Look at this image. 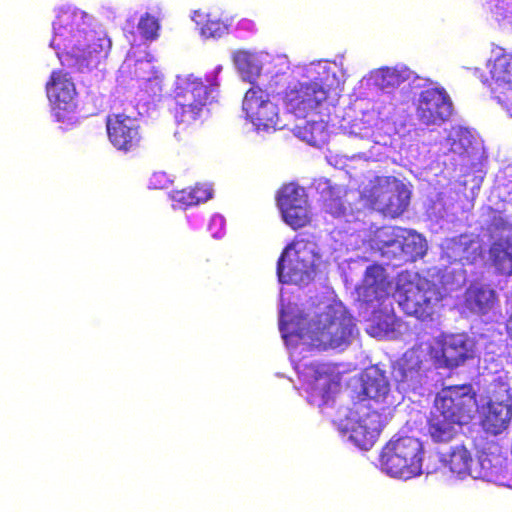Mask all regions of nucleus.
I'll list each match as a JSON object with an SVG mask.
<instances>
[{"mask_svg": "<svg viewBox=\"0 0 512 512\" xmlns=\"http://www.w3.org/2000/svg\"><path fill=\"white\" fill-rule=\"evenodd\" d=\"M389 381L379 369L365 372L362 390L342 421L343 431L359 448L368 450L377 441L388 421L391 404L386 403Z\"/></svg>", "mask_w": 512, "mask_h": 512, "instance_id": "nucleus-1", "label": "nucleus"}, {"mask_svg": "<svg viewBox=\"0 0 512 512\" xmlns=\"http://www.w3.org/2000/svg\"><path fill=\"white\" fill-rule=\"evenodd\" d=\"M51 46L56 50L61 65L72 72H83L97 66L111 48L110 39L96 32L78 29L77 15L61 12L53 23Z\"/></svg>", "mask_w": 512, "mask_h": 512, "instance_id": "nucleus-2", "label": "nucleus"}, {"mask_svg": "<svg viewBox=\"0 0 512 512\" xmlns=\"http://www.w3.org/2000/svg\"><path fill=\"white\" fill-rule=\"evenodd\" d=\"M283 337L297 334L306 338L312 349H335L350 343L355 324L353 318L344 309L328 306L317 318L309 323L306 332L288 330V323L280 321Z\"/></svg>", "mask_w": 512, "mask_h": 512, "instance_id": "nucleus-3", "label": "nucleus"}, {"mask_svg": "<svg viewBox=\"0 0 512 512\" xmlns=\"http://www.w3.org/2000/svg\"><path fill=\"white\" fill-rule=\"evenodd\" d=\"M394 296L407 316L420 321L433 319L439 298L436 289L426 279L412 277L409 273L399 275Z\"/></svg>", "mask_w": 512, "mask_h": 512, "instance_id": "nucleus-4", "label": "nucleus"}, {"mask_svg": "<svg viewBox=\"0 0 512 512\" xmlns=\"http://www.w3.org/2000/svg\"><path fill=\"white\" fill-rule=\"evenodd\" d=\"M424 449L415 437L402 436L391 439L382 448L380 465L393 477L410 479L422 473Z\"/></svg>", "mask_w": 512, "mask_h": 512, "instance_id": "nucleus-5", "label": "nucleus"}, {"mask_svg": "<svg viewBox=\"0 0 512 512\" xmlns=\"http://www.w3.org/2000/svg\"><path fill=\"white\" fill-rule=\"evenodd\" d=\"M295 368L310 404L325 405L340 388L341 377L332 364L300 361Z\"/></svg>", "mask_w": 512, "mask_h": 512, "instance_id": "nucleus-6", "label": "nucleus"}, {"mask_svg": "<svg viewBox=\"0 0 512 512\" xmlns=\"http://www.w3.org/2000/svg\"><path fill=\"white\" fill-rule=\"evenodd\" d=\"M212 87L200 78L188 76L179 81L174 90V105L171 108L179 125L189 126L200 119L206 106L211 103Z\"/></svg>", "mask_w": 512, "mask_h": 512, "instance_id": "nucleus-7", "label": "nucleus"}, {"mask_svg": "<svg viewBox=\"0 0 512 512\" xmlns=\"http://www.w3.org/2000/svg\"><path fill=\"white\" fill-rule=\"evenodd\" d=\"M363 197L371 209L384 216L396 218L407 209L410 192L393 176H376Z\"/></svg>", "mask_w": 512, "mask_h": 512, "instance_id": "nucleus-8", "label": "nucleus"}, {"mask_svg": "<svg viewBox=\"0 0 512 512\" xmlns=\"http://www.w3.org/2000/svg\"><path fill=\"white\" fill-rule=\"evenodd\" d=\"M316 254L313 243L298 236L282 252L277 262V275L281 283L303 281L315 270Z\"/></svg>", "mask_w": 512, "mask_h": 512, "instance_id": "nucleus-9", "label": "nucleus"}, {"mask_svg": "<svg viewBox=\"0 0 512 512\" xmlns=\"http://www.w3.org/2000/svg\"><path fill=\"white\" fill-rule=\"evenodd\" d=\"M476 406L472 385L463 384L443 388L435 397L433 409L463 426L472 420Z\"/></svg>", "mask_w": 512, "mask_h": 512, "instance_id": "nucleus-10", "label": "nucleus"}, {"mask_svg": "<svg viewBox=\"0 0 512 512\" xmlns=\"http://www.w3.org/2000/svg\"><path fill=\"white\" fill-rule=\"evenodd\" d=\"M105 124L108 140L117 151L130 153L141 147L143 134L138 118L123 112L110 113Z\"/></svg>", "mask_w": 512, "mask_h": 512, "instance_id": "nucleus-11", "label": "nucleus"}, {"mask_svg": "<svg viewBox=\"0 0 512 512\" xmlns=\"http://www.w3.org/2000/svg\"><path fill=\"white\" fill-rule=\"evenodd\" d=\"M248 81L252 86L246 91L242 103L246 118L258 130L276 129L279 120L277 105L270 101L269 94L256 85L250 77Z\"/></svg>", "mask_w": 512, "mask_h": 512, "instance_id": "nucleus-12", "label": "nucleus"}, {"mask_svg": "<svg viewBox=\"0 0 512 512\" xmlns=\"http://www.w3.org/2000/svg\"><path fill=\"white\" fill-rule=\"evenodd\" d=\"M452 112L453 104L444 88L431 87L420 92L416 113L422 124L440 125L450 118Z\"/></svg>", "mask_w": 512, "mask_h": 512, "instance_id": "nucleus-13", "label": "nucleus"}, {"mask_svg": "<svg viewBox=\"0 0 512 512\" xmlns=\"http://www.w3.org/2000/svg\"><path fill=\"white\" fill-rule=\"evenodd\" d=\"M328 97V91L318 82L297 83L288 87L283 101L287 110L299 118H305Z\"/></svg>", "mask_w": 512, "mask_h": 512, "instance_id": "nucleus-14", "label": "nucleus"}, {"mask_svg": "<svg viewBox=\"0 0 512 512\" xmlns=\"http://www.w3.org/2000/svg\"><path fill=\"white\" fill-rule=\"evenodd\" d=\"M47 98L58 120L65 118V112L75 108L77 95L74 82L63 70H54L45 85Z\"/></svg>", "mask_w": 512, "mask_h": 512, "instance_id": "nucleus-15", "label": "nucleus"}, {"mask_svg": "<svg viewBox=\"0 0 512 512\" xmlns=\"http://www.w3.org/2000/svg\"><path fill=\"white\" fill-rule=\"evenodd\" d=\"M439 343L440 349L435 358L442 367H459L474 356L473 344L465 334L445 335Z\"/></svg>", "mask_w": 512, "mask_h": 512, "instance_id": "nucleus-16", "label": "nucleus"}, {"mask_svg": "<svg viewBox=\"0 0 512 512\" xmlns=\"http://www.w3.org/2000/svg\"><path fill=\"white\" fill-rule=\"evenodd\" d=\"M391 288L392 283L384 267L373 264L366 268L358 295L360 300L367 305H380L389 297Z\"/></svg>", "mask_w": 512, "mask_h": 512, "instance_id": "nucleus-17", "label": "nucleus"}, {"mask_svg": "<svg viewBox=\"0 0 512 512\" xmlns=\"http://www.w3.org/2000/svg\"><path fill=\"white\" fill-rule=\"evenodd\" d=\"M496 291L488 284L472 282L464 294V305L472 314L487 315L498 305Z\"/></svg>", "mask_w": 512, "mask_h": 512, "instance_id": "nucleus-18", "label": "nucleus"}, {"mask_svg": "<svg viewBox=\"0 0 512 512\" xmlns=\"http://www.w3.org/2000/svg\"><path fill=\"white\" fill-rule=\"evenodd\" d=\"M511 399L502 401L490 399L483 409L481 426L486 433L498 435L507 427L512 418Z\"/></svg>", "mask_w": 512, "mask_h": 512, "instance_id": "nucleus-19", "label": "nucleus"}, {"mask_svg": "<svg viewBox=\"0 0 512 512\" xmlns=\"http://www.w3.org/2000/svg\"><path fill=\"white\" fill-rule=\"evenodd\" d=\"M404 229L397 226H382L375 229L369 239L370 245L378 249L382 255L397 256L400 240Z\"/></svg>", "mask_w": 512, "mask_h": 512, "instance_id": "nucleus-20", "label": "nucleus"}, {"mask_svg": "<svg viewBox=\"0 0 512 512\" xmlns=\"http://www.w3.org/2000/svg\"><path fill=\"white\" fill-rule=\"evenodd\" d=\"M457 421L450 420L442 413L432 409L427 421L428 434L436 443H447L453 440L458 431Z\"/></svg>", "mask_w": 512, "mask_h": 512, "instance_id": "nucleus-21", "label": "nucleus"}, {"mask_svg": "<svg viewBox=\"0 0 512 512\" xmlns=\"http://www.w3.org/2000/svg\"><path fill=\"white\" fill-rule=\"evenodd\" d=\"M491 79L498 86H506V91L500 93H512V52L501 49L489 64Z\"/></svg>", "mask_w": 512, "mask_h": 512, "instance_id": "nucleus-22", "label": "nucleus"}, {"mask_svg": "<svg viewBox=\"0 0 512 512\" xmlns=\"http://www.w3.org/2000/svg\"><path fill=\"white\" fill-rule=\"evenodd\" d=\"M440 461L444 466L448 467L452 473L459 477L471 474L473 458L464 445H457L452 447L449 452L442 453L440 455Z\"/></svg>", "mask_w": 512, "mask_h": 512, "instance_id": "nucleus-23", "label": "nucleus"}, {"mask_svg": "<svg viewBox=\"0 0 512 512\" xmlns=\"http://www.w3.org/2000/svg\"><path fill=\"white\" fill-rule=\"evenodd\" d=\"M212 197V189L206 184H196L193 187L175 191L173 199L184 207L194 206Z\"/></svg>", "mask_w": 512, "mask_h": 512, "instance_id": "nucleus-24", "label": "nucleus"}, {"mask_svg": "<svg viewBox=\"0 0 512 512\" xmlns=\"http://www.w3.org/2000/svg\"><path fill=\"white\" fill-rule=\"evenodd\" d=\"M277 206L279 210H285V207H293L297 205H305L308 202L306 191L303 187L288 183L283 185L276 196Z\"/></svg>", "mask_w": 512, "mask_h": 512, "instance_id": "nucleus-25", "label": "nucleus"}, {"mask_svg": "<svg viewBox=\"0 0 512 512\" xmlns=\"http://www.w3.org/2000/svg\"><path fill=\"white\" fill-rule=\"evenodd\" d=\"M399 246L397 255L403 253L411 260L424 256L426 252V244L422 236L407 229H404V233H402Z\"/></svg>", "mask_w": 512, "mask_h": 512, "instance_id": "nucleus-26", "label": "nucleus"}, {"mask_svg": "<svg viewBox=\"0 0 512 512\" xmlns=\"http://www.w3.org/2000/svg\"><path fill=\"white\" fill-rule=\"evenodd\" d=\"M283 221L293 230L303 228L311 223L312 216L308 202L305 205L285 207L281 210Z\"/></svg>", "mask_w": 512, "mask_h": 512, "instance_id": "nucleus-27", "label": "nucleus"}, {"mask_svg": "<svg viewBox=\"0 0 512 512\" xmlns=\"http://www.w3.org/2000/svg\"><path fill=\"white\" fill-rule=\"evenodd\" d=\"M489 255L493 266L499 274H512V252H510L501 243H493L489 250Z\"/></svg>", "mask_w": 512, "mask_h": 512, "instance_id": "nucleus-28", "label": "nucleus"}, {"mask_svg": "<svg viewBox=\"0 0 512 512\" xmlns=\"http://www.w3.org/2000/svg\"><path fill=\"white\" fill-rule=\"evenodd\" d=\"M228 30V26L220 18L211 14L207 15L206 20L201 23V35L206 38H219Z\"/></svg>", "mask_w": 512, "mask_h": 512, "instance_id": "nucleus-29", "label": "nucleus"}, {"mask_svg": "<svg viewBox=\"0 0 512 512\" xmlns=\"http://www.w3.org/2000/svg\"><path fill=\"white\" fill-rule=\"evenodd\" d=\"M159 28L158 19L148 13L144 14L138 23L140 34L147 40L156 39L158 37Z\"/></svg>", "mask_w": 512, "mask_h": 512, "instance_id": "nucleus-30", "label": "nucleus"}, {"mask_svg": "<svg viewBox=\"0 0 512 512\" xmlns=\"http://www.w3.org/2000/svg\"><path fill=\"white\" fill-rule=\"evenodd\" d=\"M421 364L422 360L418 352L413 349L406 351L399 363L402 373L405 376L407 373L418 372L421 368Z\"/></svg>", "mask_w": 512, "mask_h": 512, "instance_id": "nucleus-31", "label": "nucleus"}, {"mask_svg": "<svg viewBox=\"0 0 512 512\" xmlns=\"http://www.w3.org/2000/svg\"><path fill=\"white\" fill-rule=\"evenodd\" d=\"M404 81L400 72L395 69H382L378 76V85L382 89L395 88Z\"/></svg>", "mask_w": 512, "mask_h": 512, "instance_id": "nucleus-32", "label": "nucleus"}, {"mask_svg": "<svg viewBox=\"0 0 512 512\" xmlns=\"http://www.w3.org/2000/svg\"><path fill=\"white\" fill-rule=\"evenodd\" d=\"M489 9L498 19L512 20V0H492Z\"/></svg>", "mask_w": 512, "mask_h": 512, "instance_id": "nucleus-33", "label": "nucleus"}, {"mask_svg": "<svg viewBox=\"0 0 512 512\" xmlns=\"http://www.w3.org/2000/svg\"><path fill=\"white\" fill-rule=\"evenodd\" d=\"M495 97L512 116V93H498Z\"/></svg>", "mask_w": 512, "mask_h": 512, "instance_id": "nucleus-34", "label": "nucleus"}, {"mask_svg": "<svg viewBox=\"0 0 512 512\" xmlns=\"http://www.w3.org/2000/svg\"><path fill=\"white\" fill-rule=\"evenodd\" d=\"M235 63L239 70L244 71L248 65V55L244 52L237 53L235 56Z\"/></svg>", "mask_w": 512, "mask_h": 512, "instance_id": "nucleus-35", "label": "nucleus"}]
</instances>
